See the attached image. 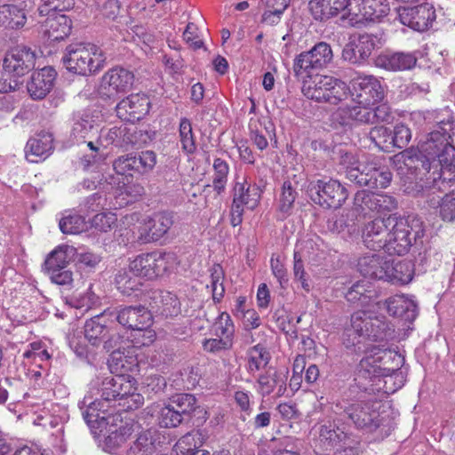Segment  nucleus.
I'll return each mask as SVG.
<instances>
[{
    "mask_svg": "<svg viewBox=\"0 0 455 455\" xmlns=\"http://www.w3.org/2000/svg\"><path fill=\"white\" fill-rule=\"evenodd\" d=\"M403 156L405 164L414 169L422 189L445 190L455 177V123L437 121V129L431 132L418 149H407Z\"/></svg>",
    "mask_w": 455,
    "mask_h": 455,
    "instance_id": "nucleus-1",
    "label": "nucleus"
},
{
    "mask_svg": "<svg viewBox=\"0 0 455 455\" xmlns=\"http://www.w3.org/2000/svg\"><path fill=\"white\" fill-rule=\"evenodd\" d=\"M404 361L395 351L371 346L359 363L355 380L364 391H373L374 385L381 388L380 382H383L385 392L394 393L405 383V373L401 370Z\"/></svg>",
    "mask_w": 455,
    "mask_h": 455,
    "instance_id": "nucleus-2",
    "label": "nucleus"
},
{
    "mask_svg": "<svg viewBox=\"0 0 455 455\" xmlns=\"http://www.w3.org/2000/svg\"><path fill=\"white\" fill-rule=\"evenodd\" d=\"M390 226L387 253L403 255L408 252L413 242L424 235V228L419 219L412 216L403 218L395 214L387 217Z\"/></svg>",
    "mask_w": 455,
    "mask_h": 455,
    "instance_id": "nucleus-3",
    "label": "nucleus"
},
{
    "mask_svg": "<svg viewBox=\"0 0 455 455\" xmlns=\"http://www.w3.org/2000/svg\"><path fill=\"white\" fill-rule=\"evenodd\" d=\"M67 69L87 76L100 70L106 61L102 50L91 43H74L67 46L62 58Z\"/></svg>",
    "mask_w": 455,
    "mask_h": 455,
    "instance_id": "nucleus-4",
    "label": "nucleus"
},
{
    "mask_svg": "<svg viewBox=\"0 0 455 455\" xmlns=\"http://www.w3.org/2000/svg\"><path fill=\"white\" fill-rule=\"evenodd\" d=\"M101 397L112 407L117 405L124 410H134L142 405L144 398L137 393L135 380L130 375L116 374L103 379Z\"/></svg>",
    "mask_w": 455,
    "mask_h": 455,
    "instance_id": "nucleus-5",
    "label": "nucleus"
},
{
    "mask_svg": "<svg viewBox=\"0 0 455 455\" xmlns=\"http://www.w3.org/2000/svg\"><path fill=\"white\" fill-rule=\"evenodd\" d=\"M301 91L307 99L337 105L347 98L350 88L334 76L315 75L303 81Z\"/></svg>",
    "mask_w": 455,
    "mask_h": 455,
    "instance_id": "nucleus-6",
    "label": "nucleus"
},
{
    "mask_svg": "<svg viewBox=\"0 0 455 455\" xmlns=\"http://www.w3.org/2000/svg\"><path fill=\"white\" fill-rule=\"evenodd\" d=\"M177 263L172 252L152 251L138 255L131 261V269L137 275L154 279L170 273Z\"/></svg>",
    "mask_w": 455,
    "mask_h": 455,
    "instance_id": "nucleus-7",
    "label": "nucleus"
},
{
    "mask_svg": "<svg viewBox=\"0 0 455 455\" xmlns=\"http://www.w3.org/2000/svg\"><path fill=\"white\" fill-rule=\"evenodd\" d=\"M311 200L326 209H338L347 199L345 187L337 180L323 179L313 181L308 186Z\"/></svg>",
    "mask_w": 455,
    "mask_h": 455,
    "instance_id": "nucleus-8",
    "label": "nucleus"
},
{
    "mask_svg": "<svg viewBox=\"0 0 455 455\" xmlns=\"http://www.w3.org/2000/svg\"><path fill=\"white\" fill-rule=\"evenodd\" d=\"M333 411L344 412L357 429L366 432H373L380 424L379 412L366 403H349L343 398L335 403Z\"/></svg>",
    "mask_w": 455,
    "mask_h": 455,
    "instance_id": "nucleus-9",
    "label": "nucleus"
},
{
    "mask_svg": "<svg viewBox=\"0 0 455 455\" xmlns=\"http://www.w3.org/2000/svg\"><path fill=\"white\" fill-rule=\"evenodd\" d=\"M333 60L331 45L325 42H319L309 51L303 52L296 56L293 63V72L297 77L305 74L326 68Z\"/></svg>",
    "mask_w": 455,
    "mask_h": 455,
    "instance_id": "nucleus-10",
    "label": "nucleus"
},
{
    "mask_svg": "<svg viewBox=\"0 0 455 455\" xmlns=\"http://www.w3.org/2000/svg\"><path fill=\"white\" fill-rule=\"evenodd\" d=\"M349 93L356 104L375 105L384 98L379 80L371 75H359L353 78Z\"/></svg>",
    "mask_w": 455,
    "mask_h": 455,
    "instance_id": "nucleus-11",
    "label": "nucleus"
},
{
    "mask_svg": "<svg viewBox=\"0 0 455 455\" xmlns=\"http://www.w3.org/2000/svg\"><path fill=\"white\" fill-rule=\"evenodd\" d=\"M349 6L348 10L352 12L351 26L379 21L390 11L389 4L382 0H350Z\"/></svg>",
    "mask_w": 455,
    "mask_h": 455,
    "instance_id": "nucleus-12",
    "label": "nucleus"
},
{
    "mask_svg": "<svg viewBox=\"0 0 455 455\" xmlns=\"http://www.w3.org/2000/svg\"><path fill=\"white\" fill-rule=\"evenodd\" d=\"M450 185L445 190H439L436 188L430 189L426 186L421 189L419 184H416V188H411L409 192L421 193L429 206L433 208L440 207V215L443 220L453 221L455 220V190L445 194L443 196H441L455 185V178L454 182H451Z\"/></svg>",
    "mask_w": 455,
    "mask_h": 455,
    "instance_id": "nucleus-13",
    "label": "nucleus"
},
{
    "mask_svg": "<svg viewBox=\"0 0 455 455\" xmlns=\"http://www.w3.org/2000/svg\"><path fill=\"white\" fill-rule=\"evenodd\" d=\"M151 315H156L165 319H172L181 314L179 298L167 291L153 290L147 295Z\"/></svg>",
    "mask_w": 455,
    "mask_h": 455,
    "instance_id": "nucleus-14",
    "label": "nucleus"
},
{
    "mask_svg": "<svg viewBox=\"0 0 455 455\" xmlns=\"http://www.w3.org/2000/svg\"><path fill=\"white\" fill-rule=\"evenodd\" d=\"M379 44V39L374 35H359L344 46L342 58L352 64H363L369 59Z\"/></svg>",
    "mask_w": 455,
    "mask_h": 455,
    "instance_id": "nucleus-15",
    "label": "nucleus"
},
{
    "mask_svg": "<svg viewBox=\"0 0 455 455\" xmlns=\"http://www.w3.org/2000/svg\"><path fill=\"white\" fill-rule=\"evenodd\" d=\"M398 18L404 26L415 31L423 32L427 30L435 20V11L428 4L403 7L398 10Z\"/></svg>",
    "mask_w": 455,
    "mask_h": 455,
    "instance_id": "nucleus-16",
    "label": "nucleus"
},
{
    "mask_svg": "<svg viewBox=\"0 0 455 455\" xmlns=\"http://www.w3.org/2000/svg\"><path fill=\"white\" fill-rule=\"evenodd\" d=\"M133 81L132 72L120 67L113 68L102 76L100 93L111 98L118 93L126 92L132 88Z\"/></svg>",
    "mask_w": 455,
    "mask_h": 455,
    "instance_id": "nucleus-17",
    "label": "nucleus"
},
{
    "mask_svg": "<svg viewBox=\"0 0 455 455\" xmlns=\"http://www.w3.org/2000/svg\"><path fill=\"white\" fill-rule=\"evenodd\" d=\"M111 313L121 325L132 330H146L152 323L149 309L141 305L119 307Z\"/></svg>",
    "mask_w": 455,
    "mask_h": 455,
    "instance_id": "nucleus-18",
    "label": "nucleus"
},
{
    "mask_svg": "<svg viewBox=\"0 0 455 455\" xmlns=\"http://www.w3.org/2000/svg\"><path fill=\"white\" fill-rule=\"evenodd\" d=\"M149 106V99L145 94H131L117 104L116 111L121 120L134 123L143 118Z\"/></svg>",
    "mask_w": 455,
    "mask_h": 455,
    "instance_id": "nucleus-19",
    "label": "nucleus"
},
{
    "mask_svg": "<svg viewBox=\"0 0 455 455\" xmlns=\"http://www.w3.org/2000/svg\"><path fill=\"white\" fill-rule=\"evenodd\" d=\"M389 227L387 218H377L366 223L362 233L364 245L372 251L384 250L387 252Z\"/></svg>",
    "mask_w": 455,
    "mask_h": 455,
    "instance_id": "nucleus-20",
    "label": "nucleus"
},
{
    "mask_svg": "<svg viewBox=\"0 0 455 455\" xmlns=\"http://www.w3.org/2000/svg\"><path fill=\"white\" fill-rule=\"evenodd\" d=\"M350 0H311L309 7L315 19L323 20L340 14L350 24Z\"/></svg>",
    "mask_w": 455,
    "mask_h": 455,
    "instance_id": "nucleus-21",
    "label": "nucleus"
},
{
    "mask_svg": "<svg viewBox=\"0 0 455 455\" xmlns=\"http://www.w3.org/2000/svg\"><path fill=\"white\" fill-rule=\"evenodd\" d=\"M4 68L18 80L35 68L36 54L27 47L16 48L6 55Z\"/></svg>",
    "mask_w": 455,
    "mask_h": 455,
    "instance_id": "nucleus-22",
    "label": "nucleus"
},
{
    "mask_svg": "<svg viewBox=\"0 0 455 455\" xmlns=\"http://www.w3.org/2000/svg\"><path fill=\"white\" fill-rule=\"evenodd\" d=\"M173 225L172 215L157 212L146 220L140 228L139 239L143 243L156 242L161 239Z\"/></svg>",
    "mask_w": 455,
    "mask_h": 455,
    "instance_id": "nucleus-23",
    "label": "nucleus"
},
{
    "mask_svg": "<svg viewBox=\"0 0 455 455\" xmlns=\"http://www.w3.org/2000/svg\"><path fill=\"white\" fill-rule=\"evenodd\" d=\"M41 23L39 33L49 43L59 42L67 38L71 31V20L64 15H47Z\"/></svg>",
    "mask_w": 455,
    "mask_h": 455,
    "instance_id": "nucleus-24",
    "label": "nucleus"
},
{
    "mask_svg": "<svg viewBox=\"0 0 455 455\" xmlns=\"http://www.w3.org/2000/svg\"><path fill=\"white\" fill-rule=\"evenodd\" d=\"M342 163L347 164V178L360 186L361 178L367 179L375 172L379 159L377 156H364L362 160H358L352 154H346Z\"/></svg>",
    "mask_w": 455,
    "mask_h": 455,
    "instance_id": "nucleus-25",
    "label": "nucleus"
},
{
    "mask_svg": "<svg viewBox=\"0 0 455 455\" xmlns=\"http://www.w3.org/2000/svg\"><path fill=\"white\" fill-rule=\"evenodd\" d=\"M106 181L111 186L117 207H124L132 203L144 193V188L140 184L125 183L124 178L118 175H109L106 178Z\"/></svg>",
    "mask_w": 455,
    "mask_h": 455,
    "instance_id": "nucleus-26",
    "label": "nucleus"
},
{
    "mask_svg": "<svg viewBox=\"0 0 455 455\" xmlns=\"http://www.w3.org/2000/svg\"><path fill=\"white\" fill-rule=\"evenodd\" d=\"M53 150V137L51 132H40L31 137L25 147V156L31 163L47 158Z\"/></svg>",
    "mask_w": 455,
    "mask_h": 455,
    "instance_id": "nucleus-27",
    "label": "nucleus"
},
{
    "mask_svg": "<svg viewBox=\"0 0 455 455\" xmlns=\"http://www.w3.org/2000/svg\"><path fill=\"white\" fill-rule=\"evenodd\" d=\"M79 407L87 425L94 427L95 423L99 420H104L106 414H110L112 405L103 400L102 397L94 399L91 393H88L79 403Z\"/></svg>",
    "mask_w": 455,
    "mask_h": 455,
    "instance_id": "nucleus-28",
    "label": "nucleus"
},
{
    "mask_svg": "<svg viewBox=\"0 0 455 455\" xmlns=\"http://www.w3.org/2000/svg\"><path fill=\"white\" fill-rule=\"evenodd\" d=\"M371 315L365 311H357L351 315V326L344 334L343 343L347 348L355 347L365 340L366 330L371 322Z\"/></svg>",
    "mask_w": 455,
    "mask_h": 455,
    "instance_id": "nucleus-29",
    "label": "nucleus"
},
{
    "mask_svg": "<svg viewBox=\"0 0 455 455\" xmlns=\"http://www.w3.org/2000/svg\"><path fill=\"white\" fill-rule=\"evenodd\" d=\"M56 77L54 68L45 67L40 70L35 71L30 81L27 84V89L34 100L44 98L53 86Z\"/></svg>",
    "mask_w": 455,
    "mask_h": 455,
    "instance_id": "nucleus-30",
    "label": "nucleus"
},
{
    "mask_svg": "<svg viewBox=\"0 0 455 455\" xmlns=\"http://www.w3.org/2000/svg\"><path fill=\"white\" fill-rule=\"evenodd\" d=\"M136 350V347L130 345L123 350L112 352L108 359L111 371L125 375L133 371L138 367Z\"/></svg>",
    "mask_w": 455,
    "mask_h": 455,
    "instance_id": "nucleus-31",
    "label": "nucleus"
},
{
    "mask_svg": "<svg viewBox=\"0 0 455 455\" xmlns=\"http://www.w3.org/2000/svg\"><path fill=\"white\" fill-rule=\"evenodd\" d=\"M112 315V313L105 311L102 315H98L87 320L84 323V331L86 339L93 347L102 344L111 329L107 324V315Z\"/></svg>",
    "mask_w": 455,
    "mask_h": 455,
    "instance_id": "nucleus-32",
    "label": "nucleus"
},
{
    "mask_svg": "<svg viewBox=\"0 0 455 455\" xmlns=\"http://www.w3.org/2000/svg\"><path fill=\"white\" fill-rule=\"evenodd\" d=\"M387 310L390 315L399 317L406 322H412L417 317V305L404 295H395L386 301Z\"/></svg>",
    "mask_w": 455,
    "mask_h": 455,
    "instance_id": "nucleus-33",
    "label": "nucleus"
},
{
    "mask_svg": "<svg viewBox=\"0 0 455 455\" xmlns=\"http://www.w3.org/2000/svg\"><path fill=\"white\" fill-rule=\"evenodd\" d=\"M388 260H384L379 254H368L359 259L358 270L366 277L383 280L388 275H386V267Z\"/></svg>",
    "mask_w": 455,
    "mask_h": 455,
    "instance_id": "nucleus-34",
    "label": "nucleus"
},
{
    "mask_svg": "<svg viewBox=\"0 0 455 455\" xmlns=\"http://www.w3.org/2000/svg\"><path fill=\"white\" fill-rule=\"evenodd\" d=\"M385 267L386 275L388 276L383 280L393 283H409L414 275V265L411 260L388 261L387 266Z\"/></svg>",
    "mask_w": 455,
    "mask_h": 455,
    "instance_id": "nucleus-35",
    "label": "nucleus"
},
{
    "mask_svg": "<svg viewBox=\"0 0 455 455\" xmlns=\"http://www.w3.org/2000/svg\"><path fill=\"white\" fill-rule=\"evenodd\" d=\"M261 190L256 184L236 182L234 188V203L253 210L259 204Z\"/></svg>",
    "mask_w": 455,
    "mask_h": 455,
    "instance_id": "nucleus-36",
    "label": "nucleus"
},
{
    "mask_svg": "<svg viewBox=\"0 0 455 455\" xmlns=\"http://www.w3.org/2000/svg\"><path fill=\"white\" fill-rule=\"evenodd\" d=\"M417 63V57L410 52H395L378 58V65L392 71H402L412 68Z\"/></svg>",
    "mask_w": 455,
    "mask_h": 455,
    "instance_id": "nucleus-37",
    "label": "nucleus"
},
{
    "mask_svg": "<svg viewBox=\"0 0 455 455\" xmlns=\"http://www.w3.org/2000/svg\"><path fill=\"white\" fill-rule=\"evenodd\" d=\"M76 253L74 246L62 244L54 249L44 261L47 273L60 268H66Z\"/></svg>",
    "mask_w": 455,
    "mask_h": 455,
    "instance_id": "nucleus-38",
    "label": "nucleus"
},
{
    "mask_svg": "<svg viewBox=\"0 0 455 455\" xmlns=\"http://www.w3.org/2000/svg\"><path fill=\"white\" fill-rule=\"evenodd\" d=\"M140 275H137L131 269V264L128 269H123L116 276L117 289L124 295H131L134 291L139 290L141 285Z\"/></svg>",
    "mask_w": 455,
    "mask_h": 455,
    "instance_id": "nucleus-39",
    "label": "nucleus"
},
{
    "mask_svg": "<svg viewBox=\"0 0 455 455\" xmlns=\"http://www.w3.org/2000/svg\"><path fill=\"white\" fill-rule=\"evenodd\" d=\"M156 450L152 430L142 432L127 451V455H153Z\"/></svg>",
    "mask_w": 455,
    "mask_h": 455,
    "instance_id": "nucleus-40",
    "label": "nucleus"
},
{
    "mask_svg": "<svg viewBox=\"0 0 455 455\" xmlns=\"http://www.w3.org/2000/svg\"><path fill=\"white\" fill-rule=\"evenodd\" d=\"M370 326L366 330L365 339H369L373 341H381L393 337L394 329L381 317H371L369 322Z\"/></svg>",
    "mask_w": 455,
    "mask_h": 455,
    "instance_id": "nucleus-41",
    "label": "nucleus"
},
{
    "mask_svg": "<svg viewBox=\"0 0 455 455\" xmlns=\"http://www.w3.org/2000/svg\"><path fill=\"white\" fill-rule=\"evenodd\" d=\"M42 425L44 427L49 426L51 428L55 429L51 435V443L56 451L63 453L66 448L64 443V422L62 418L50 416Z\"/></svg>",
    "mask_w": 455,
    "mask_h": 455,
    "instance_id": "nucleus-42",
    "label": "nucleus"
},
{
    "mask_svg": "<svg viewBox=\"0 0 455 455\" xmlns=\"http://www.w3.org/2000/svg\"><path fill=\"white\" fill-rule=\"evenodd\" d=\"M179 136L182 151L187 155L194 154L196 150V144L191 122L187 117H183L180 121Z\"/></svg>",
    "mask_w": 455,
    "mask_h": 455,
    "instance_id": "nucleus-43",
    "label": "nucleus"
},
{
    "mask_svg": "<svg viewBox=\"0 0 455 455\" xmlns=\"http://www.w3.org/2000/svg\"><path fill=\"white\" fill-rule=\"evenodd\" d=\"M269 360V353L262 345L258 344L248 351L247 369L251 373H255L263 369L268 363Z\"/></svg>",
    "mask_w": 455,
    "mask_h": 455,
    "instance_id": "nucleus-44",
    "label": "nucleus"
},
{
    "mask_svg": "<svg viewBox=\"0 0 455 455\" xmlns=\"http://www.w3.org/2000/svg\"><path fill=\"white\" fill-rule=\"evenodd\" d=\"M360 186H367L371 188H385L392 180V173L387 167H381L378 164L375 172L367 179L361 178Z\"/></svg>",
    "mask_w": 455,
    "mask_h": 455,
    "instance_id": "nucleus-45",
    "label": "nucleus"
},
{
    "mask_svg": "<svg viewBox=\"0 0 455 455\" xmlns=\"http://www.w3.org/2000/svg\"><path fill=\"white\" fill-rule=\"evenodd\" d=\"M213 171L212 187L214 191L220 195L225 190L229 173V166L226 161L216 158L213 162Z\"/></svg>",
    "mask_w": 455,
    "mask_h": 455,
    "instance_id": "nucleus-46",
    "label": "nucleus"
},
{
    "mask_svg": "<svg viewBox=\"0 0 455 455\" xmlns=\"http://www.w3.org/2000/svg\"><path fill=\"white\" fill-rule=\"evenodd\" d=\"M133 429L132 426L124 424L120 426L115 431H112L105 439L106 449L109 452H113L116 449L120 447L126 440L132 435Z\"/></svg>",
    "mask_w": 455,
    "mask_h": 455,
    "instance_id": "nucleus-47",
    "label": "nucleus"
},
{
    "mask_svg": "<svg viewBox=\"0 0 455 455\" xmlns=\"http://www.w3.org/2000/svg\"><path fill=\"white\" fill-rule=\"evenodd\" d=\"M170 404L184 418L196 410V398L191 394H179L172 396Z\"/></svg>",
    "mask_w": 455,
    "mask_h": 455,
    "instance_id": "nucleus-48",
    "label": "nucleus"
},
{
    "mask_svg": "<svg viewBox=\"0 0 455 455\" xmlns=\"http://www.w3.org/2000/svg\"><path fill=\"white\" fill-rule=\"evenodd\" d=\"M369 137L375 146L383 151H389L393 148L392 131L385 126L373 127Z\"/></svg>",
    "mask_w": 455,
    "mask_h": 455,
    "instance_id": "nucleus-49",
    "label": "nucleus"
},
{
    "mask_svg": "<svg viewBox=\"0 0 455 455\" xmlns=\"http://www.w3.org/2000/svg\"><path fill=\"white\" fill-rule=\"evenodd\" d=\"M371 297V291L369 290L368 283L364 281H358L354 283L347 291L346 299L349 302H360L362 305H367Z\"/></svg>",
    "mask_w": 455,
    "mask_h": 455,
    "instance_id": "nucleus-50",
    "label": "nucleus"
},
{
    "mask_svg": "<svg viewBox=\"0 0 455 455\" xmlns=\"http://www.w3.org/2000/svg\"><path fill=\"white\" fill-rule=\"evenodd\" d=\"M354 207L358 214L367 215L375 212V193L361 190L354 198Z\"/></svg>",
    "mask_w": 455,
    "mask_h": 455,
    "instance_id": "nucleus-51",
    "label": "nucleus"
},
{
    "mask_svg": "<svg viewBox=\"0 0 455 455\" xmlns=\"http://www.w3.org/2000/svg\"><path fill=\"white\" fill-rule=\"evenodd\" d=\"M372 106L356 104L347 108L348 118L359 124H372Z\"/></svg>",
    "mask_w": 455,
    "mask_h": 455,
    "instance_id": "nucleus-52",
    "label": "nucleus"
},
{
    "mask_svg": "<svg viewBox=\"0 0 455 455\" xmlns=\"http://www.w3.org/2000/svg\"><path fill=\"white\" fill-rule=\"evenodd\" d=\"M75 5L74 0H40L37 12L40 16L52 15L54 12H66Z\"/></svg>",
    "mask_w": 455,
    "mask_h": 455,
    "instance_id": "nucleus-53",
    "label": "nucleus"
},
{
    "mask_svg": "<svg viewBox=\"0 0 455 455\" xmlns=\"http://www.w3.org/2000/svg\"><path fill=\"white\" fill-rule=\"evenodd\" d=\"M196 435L187 434L176 443V449L183 455H211L208 451L196 448Z\"/></svg>",
    "mask_w": 455,
    "mask_h": 455,
    "instance_id": "nucleus-54",
    "label": "nucleus"
},
{
    "mask_svg": "<svg viewBox=\"0 0 455 455\" xmlns=\"http://www.w3.org/2000/svg\"><path fill=\"white\" fill-rule=\"evenodd\" d=\"M213 330L217 337L228 339L233 342L235 327L228 313L223 312L219 315L213 324Z\"/></svg>",
    "mask_w": 455,
    "mask_h": 455,
    "instance_id": "nucleus-55",
    "label": "nucleus"
},
{
    "mask_svg": "<svg viewBox=\"0 0 455 455\" xmlns=\"http://www.w3.org/2000/svg\"><path fill=\"white\" fill-rule=\"evenodd\" d=\"M277 385H279L278 395H282L284 390V382L282 379H278L275 374L260 375L258 379V392L263 396L268 395Z\"/></svg>",
    "mask_w": 455,
    "mask_h": 455,
    "instance_id": "nucleus-56",
    "label": "nucleus"
},
{
    "mask_svg": "<svg viewBox=\"0 0 455 455\" xmlns=\"http://www.w3.org/2000/svg\"><path fill=\"white\" fill-rule=\"evenodd\" d=\"M296 196L297 193L291 187V181H284L279 199V210L285 216L291 213Z\"/></svg>",
    "mask_w": 455,
    "mask_h": 455,
    "instance_id": "nucleus-57",
    "label": "nucleus"
},
{
    "mask_svg": "<svg viewBox=\"0 0 455 455\" xmlns=\"http://www.w3.org/2000/svg\"><path fill=\"white\" fill-rule=\"evenodd\" d=\"M224 271L220 265H213L211 268V288L212 292V299L220 301L225 292L223 285Z\"/></svg>",
    "mask_w": 455,
    "mask_h": 455,
    "instance_id": "nucleus-58",
    "label": "nucleus"
},
{
    "mask_svg": "<svg viewBox=\"0 0 455 455\" xmlns=\"http://www.w3.org/2000/svg\"><path fill=\"white\" fill-rule=\"evenodd\" d=\"M183 419L184 418L170 403L159 411L158 421L161 427H176Z\"/></svg>",
    "mask_w": 455,
    "mask_h": 455,
    "instance_id": "nucleus-59",
    "label": "nucleus"
},
{
    "mask_svg": "<svg viewBox=\"0 0 455 455\" xmlns=\"http://www.w3.org/2000/svg\"><path fill=\"white\" fill-rule=\"evenodd\" d=\"M59 227L64 234H77L83 231L84 220L78 214H69L60 219Z\"/></svg>",
    "mask_w": 455,
    "mask_h": 455,
    "instance_id": "nucleus-60",
    "label": "nucleus"
},
{
    "mask_svg": "<svg viewBox=\"0 0 455 455\" xmlns=\"http://www.w3.org/2000/svg\"><path fill=\"white\" fill-rule=\"evenodd\" d=\"M135 156V172L145 174L153 170L156 164V156L153 151H143Z\"/></svg>",
    "mask_w": 455,
    "mask_h": 455,
    "instance_id": "nucleus-61",
    "label": "nucleus"
},
{
    "mask_svg": "<svg viewBox=\"0 0 455 455\" xmlns=\"http://www.w3.org/2000/svg\"><path fill=\"white\" fill-rule=\"evenodd\" d=\"M321 441H324L328 445L334 446L342 442L347 438V434L340 431L339 428L335 430L331 425H323L320 427L319 432Z\"/></svg>",
    "mask_w": 455,
    "mask_h": 455,
    "instance_id": "nucleus-62",
    "label": "nucleus"
},
{
    "mask_svg": "<svg viewBox=\"0 0 455 455\" xmlns=\"http://www.w3.org/2000/svg\"><path fill=\"white\" fill-rule=\"evenodd\" d=\"M124 141L132 146L141 147L147 143L149 138L148 133L135 126L124 127Z\"/></svg>",
    "mask_w": 455,
    "mask_h": 455,
    "instance_id": "nucleus-63",
    "label": "nucleus"
},
{
    "mask_svg": "<svg viewBox=\"0 0 455 455\" xmlns=\"http://www.w3.org/2000/svg\"><path fill=\"white\" fill-rule=\"evenodd\" d=\"M7 28L12 29H20L27 22V13L24 8L15 4L9 5Z\"/></svg>",
    "mask_w": 455,
    "mask_h": 455,
    "instance_id": "nucleus-64",
    "label": "nucleus"
}]
</instances>
